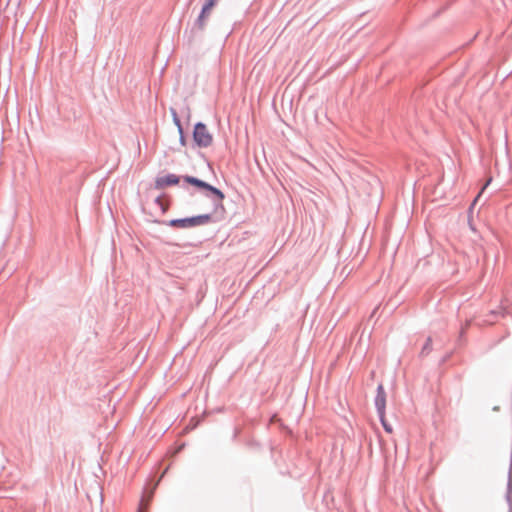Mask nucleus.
<instances>
[{
	"label": "nucleus",
	"mask_w": 512,
	"mask_h": 512,
	"mask_svg": "<svg viewBox=\"0 0 512 512\" xmlns=\"http://www.w3.org/2000/svg\"><path fill=\"white\" fill-rule=\"evenodd\" d=\"M211 217L208 214L171 220L168 225L175 228H189L194 226H200L210 222Z\"/></svg>",
	"instance_id": "obj_1"
},
{
	"label": "nucleus",
	"mask_w": 512,
	"mask_h": 512,
	"mask_svg": "<svg viewBox=\"0 0 512 512\" xmlns=\"http://www.w3.org/2000/svg\"><path fill=\"white\" fill-rule=\"evenodd\" d=\"M193 139L199 147H208L213 142V136L203 123H197L193 131Z\"/></svg>",
	"instance_id": "obj_2"
},
{
	"label": "nucleus",
	"mask_w": 512,
	"mask_h": 512,
	"mask_svg": "<svg viewBox=\"0 0 512 512\" xmlns=\"http://www.w3.org/2000/svg\"><path fill=\"white\" fill-rule=\"evenodd\" d=\"M184 181L191 185H194L200 189L211 192L218 198L219 202H221L224 199V194L219 189L207 184L206 182H204L202 180H199L192 176H185Z\"/></svg>",
	"instance_id": "obj_3"
},
{
	"label": "nucleus",
	"mask_w": 512,
	"mask_h": 512,
	"mask_svg": "<svg viewBox=\"0 0 512 512\" xmlns=\"http://www.w3.org/2000/svg\"><path fill=\"white\" fill-rule=\"evenodd\" d=\"M375 405L380 417V420H384L385 408H386V393L382 384L377 387V395L375 398Z\"/></svg>",
	"instance_id": "obj_4"
},
{
	"label": "nucleus",
	"mask_w": 512,
	"mask_h": 512,
	"mask_svg": "<svg viewBox=\"0 0 512 512\" xmlns=\"http://www.w3.org/2000/svg\"><path fill=\"white\" fill-rule=\"evenodd\" d=\"M180 179L175 174H169L164 177H160L156 180L155 184L156 187L159 189L165 188L167 186L171 185H177L179 183Z\"/></svg>",
	"instance_id": "obj_5"
},
{
	"label": "nucleus",
	"mask_w": 512,
	"mask_h": 512,
	"mask_svg": "<svg viewBox=\"0 0 512 512\" xmlns=\"http://www.w3.org/2000/svg\"><path fill=\"white\" fill-rule=\"evenodd\" d=\"M218 0H208L207 3L203 6L201 14L199 16L198 22L201 27L204 26L205 18L209 16L211 10L215 6Z\"/></svg>",
	"instance_id": "obj_6"
},
{
	"label": "nucleus",
	"mask_w": 512,
	"mask_h": 512,
	"mask_svg": "<svg viewBox=\"0 0 512 512\" xmlns=\"http://www.w3.org/2000/svg\"><path fill=\"white\" fill-rule=\"evenodd\" d=\"M156 203L159 205L163 213H165L168 210L169 205L162 197L156 198Z\"/></svg>",
	"instance_id": "obj_7"
},
{
	"label": "nucleus",
	"mask_w": 512,
	"mask_h": 512,
	"mask_svg": "<svg viewBox=\"0 0 512 512\" xmlns=\"http://www.w3.org/2000/svg\"><path fill=\"white\" fill-rule=\"evenodd\" d=\"M507 500L512 504V476L509 478Z\"/></svg>",
	"instance_id": "obj_8"
},
{
	"label": "nucleus",
	"mask_w": 512,
	"mask_h": 512,
	"mask_svg": "<svg viewBox=\"0 0 512 512\" xmlns=\"http://www.w3.org/2000/svg\"><path fill=\"white\" fill-rule=\"evenodd\" d=\"M431 346H432V340L429 337V338H427L426 343L424 344L422 353H424L425 351L428 353L431 350Z\"/></svg>",
	"instance_id": "obj_9"
},
{
	"label": "nucleus",
	"mask_w": 512,
	"mask_h": 512,
	"mask_svg": "<svg viewBox=\"0 0 512 512\" xmlns=\"http://www.w3.org/2000/svg\"><path fill=\"white\" fill-rule=\"evenodd\" d=\"M176 124H177L179 132H180L181 142L184 144L183 131H182V127H181L180 121L178 119H176Z\"/></svg>",
	"instance_id": "obj_10"
},
{
	"label": "nucleus",
	"mask_w": 512,
	"mask_h": 512,
	"mask_svg": "<svg viewBox=\"0 0 512 512\" xmlns=\"http://www.w3.org/2000/svg\"><path fill=\"white\" fill-rule=\"evenodd\" d=\"M381 422H382V425H383L384 429H385L387 432L391 433V432H392V428H391V426H390V425H388V424L386 423V419L384 418V420H381Z\"/></svg>",
	"instance_id": "obj_11"
},
{
	"label": "nucleus",
	"mask_w": 512,
	"mask_h": 512,
	"mask_svg": "<svg viewBox=\"0 0 512 512\" xmlns=\"http://www.w3.org/2000/svg\"><path fill=\"white\" fill-rule=\"evenodd\" d=\"M492 179L489 178L488 181L486 182V184L484 185V187L482 188L481 192L478 194V196L476 197L475 201H477V199L481 196L483 190L491 183Z\"/></svg>",
	"instance_id": "obj_12"
},
{
	"label": "nucleus",
	"mask_w": 512,
	"mask_h": 512,
	"mask_svg": "<svg viewBox=\"0 0 512 512\" xmlns=\"http://www.w3.org/2000/svg\"><path fill=\"white\" fill-rule=\"evenodd\" d=\"M147 508V504H144L143 502L141 503V506H140V509H139V512H144V510Z\"/></svg>",
	"instance_id": "obj_13"
}]
</instances>
